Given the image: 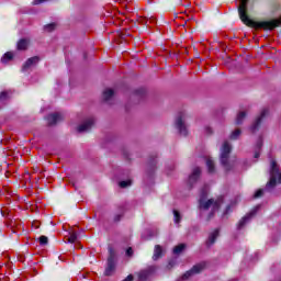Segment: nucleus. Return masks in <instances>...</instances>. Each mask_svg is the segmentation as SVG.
<instances>
[{
	"instance_id": "obj_1",
	"label": "nucleus",
	"mask_w": 281,
	"mask_h": 281,
	"mask_svg": "<svg viewBox=\"0 0 281 281\" xmlns=\"http://www.w3.org/2000/svg\"><path fill=\"white\" fill-rule=\"evenodd\" d=\"M239 19L255 30H276L281 25V0H240Z\"/></svg>"
},
{
	"instance_id": "obj_2",
	"label": "nucleus",
	"mask_w": 281,
	"mask_h": 281,
	"mask_svg": "<svg viewBox=\"0 0 281 281\" xmlns=\"http://www.w3.org/2000/svg\"><path fill=\"white\" fill-rule=\"evenodd\" d=\"M223 203V195L218 196L216 200L210 199L205 201V193H202L199 200L200 210H209L212 207L211 213L209 214L207 221L214 218V212H218L221 210V204Z\"/></svg>"
},
{
	"instance_id": "obj_3",
	"label": "nucleus",
	"mask_w": 281,
	"mask_h": 281,
	"mask_svg": "<svg viewBox=\"0 0 281 281\" xmlns=\"http://www.w3.org/2000/svg\"><path fill=\"white\" fill-rule=\"evenodd\" d=\"M229 155H232V144L225 140L221 148L220 161L227 172L234 168V162L229 161Z\"/></svg>"
},
{
	"instance_id": "obj_4",
	"label": "nucleus",
	"mask_w": 281,
	"mask_h": 281,
	"mask_svg": "<svg viewBox=\"0 0 281 281\" xmlns=\"http://www.w3.org/2000/svg\"><path fill=\"white\" fill-rule=\"evenodd\" d=\"M278 183H281V172L276 160L270 161V180L266 184V190H273Z\"/></svg>"
},
{
	"instance_id": "obj_5",
	"label": "nucleus",
	"mask_w": 281,
	"mask_h": 281,
	"mask_svg": "<svg viewBox=\"0 0 281 281\" xmlns=\"http://www.w3.org/2000/svg\"><path fill=\"white\" fill-rule=\"evenodd\" d=\"M186 120H188V114L186 112L178 113L175 126L179 131V134L186 137L188 135V126L186 125Z\"/></svg>"
},
{
	"instance_id": "obj_6",
	"label": "nucleus",
	"mask_w": 281,
	"mask_h": 281,
	"mask_svg": "<svg viewBox=\"0 0 281 281\" xmlns=\"http://www.w3.org/2000/svg\"><path fill=\"white\" fill-rule=\"evenodd\" d=\"M206 267H207V263L205 261L196 263L189 271L182 274V280H188L189 278H192V276H196V273H201V271H203Z\"/></svg>"
},
{
	"instance_id": "obj_7",
	"label": "nucleus",
	"mask_w": 281,
	"mask_h": 281,
	"mask_svg": "<svg viewBox=\"0 0 281 281\" xmlns=\"http://www.w3.org/2000/svg\"><path fill=\"white\" fill-rule=\"evenodd\" d=\"M201 167H194L191 171V175L189 176L188 183L190 188H194L195 183L201 179Z\"/></svg>"
},
{
	"instance_id": "obj_8",
	"label": "nucleus",
	"mask_w": 281,
	"mask_h": 281,
	"mask_svg": "<svg viewBox=\"0 0 281 281\" xmlns=\"http://www.w3.org/2000/svg\"><path fill=\"white\" fill-rule=\"evenodd\" d=\"M93 124H95V120L93 117L87 119L77 127V131L78 133H87V131H91Z\"/></svg>"
},
{
	"instance_id": "obj_9",
	"label": "nucleus",
	"mask_w": 281,
	"mask_h": 281,
	"mask_svg": "<svg viewBox=\"0 0 281 281\" xmlns=\"http://www.w3.org/2000/svg\"><path fill=\"white\" fill-rule=\"evenodd\" d=\"M155 271H157V266H149L147 269L142 270L138 273V280H148V278H150V276H153Z\"/></svg>"
},
{
	"instance_id": "obj_10",
	"label": "nucleus",
	"mask_w": 281,
	"mask_h": 281,
	"mask_svg": "<svg viewBox=\"0 0 281 281\" xmlns=\"http://www.w3.org/2000/svg\"><path fill=\"white\" fill-rule=\"evenodd\" d=\"M269 113L268 109H263L260 113V115L257 117V120L252 123L250 131L251 133H255L258 131L260 124L262 123V119L267 116V114Z\"/></svg>"
},
{
	"instance_id": "obj_11",
	"label": "nucleus",
	"mask_w": 281,
	"mask_h": 281,
	"mask_svg": "<svg viewBox=\"0 0 281 281\" xmlns=\"http://www.w3.org/2000/svg\"><path fill=\"white\" fill-rule=\"evenodd\" d=\"M40 61H41V57L38 56L29 58L22 66V71H27V69H31V67H34V65H38Z\"/></svg>"
},
{
	"instance_id": "obj_12",
	"label": "nucleus",
	"mask_w": 281,
	"mask_h": 281,
	"mask_svg": "<svg viewBox=\"0 0 281 281\" xmlns=\"http://www.w3.org/2000/svg\"><path fill=\"white\" fill-rule=\"evenodd\" d=\"M47 123L48 126H55V124H58V122L63 121V114L61 113H53L47 116Z\"/></svg>"
},
{
	"instance_id": "obj_13",
	"label": "nucleus",
	"mask_w": 281,
	"mask_h": 281,
	"mask_svg": "<svg viewBox=\"0 0 281 281\" xmlns=\"http://www.w3.org/2000/svg\"><path fill=\"white\" fill-rule=\"evenodd\" d=\"M258 210L259 207L257 206L256 210H252L250 213L244 216L238 223V229H243V227H245V225L251 221V217L256 214V212H258Z\"/></svg>"
},
{
	"instance_id": "obj_14",
	"label": "nucleus",
	"mask_w": 281,
	"mask_h": 281,
	"mask_svg": "<svg viewBox=\"0 0 281 281\" xmlns=\"http://www.w3.org/2000/svg\"><path fill=\"white\" fill-rule=\"evenodd\" d=\"M220 229L216 228L213 233L209 235V238L206 240V247H212L216 243V239L218 238Z\"/></svg>"
},
{
	"instance_id": "obj_15",
	"label": "nucleus",
	"mask_w": 281,
	"mask_h": 281,
	"mask_svg": "<svg viewBox=\"0 0 281 281\" xmlns=\"http://www.w3.org/2000/svg\"><path fill=\"white\" fill-rule=\"evenodd\" d=\"M113 95H115V91H113V89H111V88H106L103 91V100H104V102H109V100H111V98H113Z\"/></svg>"
},
{
	"instance_id": "obj_16",
	"label": "nucleus",
	"mask_w": 281,
	"mask_h": 281,
	"mask_svg": "<svg viewBox=\"0 0 281 281\" xmlns=\"http://www.w3.org/2000/svg\"><path fill=\"white\" fill-rule=\"evenodd\" d=\"M162 254H164V249L161 248V246L156 245L155 249H154L153 260H159V258H161Z\"/></svg>"
},
{
	"instance_id": "obj_17",
	"label": "nucleus",
	"mask_w": 281,
	"mask_h": 281,
	"mask_svg": "<svg viewBox=\"0 0 281 281\" xmlns=\"http://www.w3.org/2000/svg\"><path fill=\"white\" fill-rule=\"evenodd\" d=\"M29 45H30V42L25 38H22L18 42V49L20 52H25V49H27Z\"/></svg>"
},
{
	"instance_id": "obj_18",
	"label": "nucleus",
	"mask_w": 281,
	"mask_h": 281,
	"mask_svg": "<svg viewBox=\"0 0 281 281\" xmlns=\"http://www.w3.org/2000/svg\"><path fill=\"white\" fill-rule=\"evenodd\" d=\"M206 167L210 175H214V172H216L214 160H212V158H206Z\"/></svg>"
},
{
	"instance_id": "obj_19",
	"label": "nucleus",
	"mask_w": 281,
	"mask_h": 281,
	"mask_svg": "<svg viewBox=\"0 0 281 281\" xmlns=\"http://www.w3.org/2000/svg\"><path fill=\"white\" fill-rule=\"evenodd\" d=\"M187 247L188 246L186 244H179L178 246H175V248H173L175 256H179L180 254H183V251H186Z\"/></svg>"
},
{
	"instance_id": "obj_20",
	"label": "nucleus",
	"mask_w": 281,
	"mask_h": 281,
	"mask_svg": "<svg viewBox=\"0 0 281 281\" xmlns=\"http://www.w3.org/2000/svg\"><path fill=\"white\" fill-rule=\"evenodd\" d=\"M138 22L142 23L143 25L149 26L150 23H155L156 20H155V18H153V16H150V18H139V19H138Z\"/></svg>"
},
{
	"instance_id": "obj_21",
	"label": "nucleus",
	"mask_w": 281,
	"mask_h": 281,
	"mask_svg": "<svg viewBox=\"0 0 281 281\" xmlns=\"http://www.w3.org/2000/svg\"><path fill=\"white\" fill-rule=\"evenodd\" d=\"M12 58H14V54H12V52H8L2 56L1 63H3L5 65L7 63H10V60H12Z\"/></svg>"
},
{
	"instance_id": "obj_22",
	"label": "nucleus",
	"mask_w": 281,
	"mask_h": 281,
	"mask_svg": "<svg viewBox=\"0 0 281 281\" xmlns=\"http://www.w3.org/2000/svg\"><path fill=\"white\" fill-rule=\"evenodd\" d=\"M108 263L115 265V250L113 248H109Z\"/></svg>"
},
{
	"instance_id": "obj_23",
	"label": "nucleus",
	"mask_w": 281,
	"mask_h": 281,
	"mask_svg": "<svg viewBox=\"0 0 281 281\" xmlns=\"http://www.w3.org/2000/svg\"><path fill=\"white\" fill-rule=\"evenodd\" d=\"M115 272V263H108V267L105 268L104 276H111Z\"/></svg>"
},
{
	"instance_id": "obj_24",
	"label": "nucleus",
	"mask_w": 281,
	"mask_h": 281,
	"mask_svg": "<svg viewBox=\"0 0 281 281\" xmlns=\"http://www.w3.org/2000/svg\"><path fill=\"white\" fill-rule=\"evenodd\" d=\"M247 117V113L246 112H239L237 114V117H236V124L237 125H240L243 124L244 120Z\"/></svg>"
},
{
	"instance_id": "obj_25",
	"label": "nucleus",
	"mask_w": 281,
	"mask_h": 281,
	"mask_svg": "<svg viewBox=\"0 0 281 281\" xmlns=\"http://www.w3.org/2000/svg\"><path fill=\"white\" fill-rule=\"evenodd\" d=\"M7 100H10V91H2L0 93V102H5Z\"/></svg>"
},
{
	"instance_id": "obj_26",
	"label": "nucleus",
	"mask_w": 281,
	"mask_h": 281,
	"mask_svg": "<svg viewBox=\"0 0 281 281\" xmlns=\"http://www.w3.org/2000/svg\"><path fill=\"white\" fill-rule=\"evenodd\" d=\"M260 148H262V139L259 138L257 142V150L255 151V159H258L260 157Z\"/></svg>"
},
{
	"instance_id": "obj_27",
	"label": "nucleus",
	"mask_w": 281,
	"mask_h": 281,
	"mask_svg": "<svg viewBox=\"0 0 281 281\" xmlns=\"http://www.w3.org/2000/svg\"><path fill=\"white\" fill-rule=\"evenodd\" d=\"M173 216H175V223L179 225V223H181V213H179V211L177 210H173Z\"/></svg>"
},
{
	"instance_id": "obj_28",
	"label": "nucleus",
	"mask_w": 281,
	"mask_h": 281,
	"mask_svg": "<svg viewBox=\"0 0 281 281\" xmlns=\"http://www.w3.org/2000/svg\"><path fill=\"white\" fill-rule=\"evenodd\" d=\"M240 128H237V130H235L232 134H231V136H229V139H238V137H240Z\"/></svg>"
},
{
	"instance_id": "obj_29",
	"label": "nucleus",
	"mask_w": 281,
	"mask_h": 281,
	"mask_svg": "<svg viewBox=\"0 0 281 281\" xmlns=\"http://www.w3.org/2000/svg\"><path fill=\"white\" fill-rule=\"evenodd\" d=\"M45 32H54L56 30V23H50L44 26Z\"/></svg>"
},
{
	"instance_id": "obj_30",
	"label": "nucleus",
	"mask_w": 281,
	"mask_h": 281,
	"mask_svg": "<svg viewBox=\"0 0 281 281\" xmlns=\"http://www.w3.org/2000/svg\"><path fill=\"white\" fill-rule=\"evenodd\" d=\"M133 181L132 180H123L119 182L120 188H128V186H132Z\"/></svg>"
},
{
	"instance_id": "obj_31",
	"label": "nucleus",
	"mask_w": 281,
	"mask_h": 281,
	"mask_svg": "<svg viewBox=\"0 0 281 281\" xmlns=\"http://www.w3.org/2000/svg\"><path fill=\"white\" fill-rule=\"evenodd\" d=\"M122 216H124V212L117 213L113 217L114 223H120L122 221Z\"/></svg>"
},
{
	"instance_id": "obj_32",
	"label": "nucleus",
	"mask_w": 281,
	"mask_h": 281,
	"mask_svg": "<svg viewBox=\"0 0 281 281\" xmlns=\"http://www.w3.org/2000/svg\"><path fill=\"white\" fill-rule=\"evenodd\" d=\"M78 240V235L76 233H71L70 236L68 237V243H76Z\"/></svg>"
},
{
	"instance_id": "obj_33",
	"label": "nucleus",
	"mask_w": 281,
	"mask_h": 281,
	"mask_svg": "<svg viewBox=\"0 0 281 281\" xmlns=\"http://www.w3.org/2000/svg\"><path fill=\"white\" fill-rule=\"evenodd\" d=\"M49 243V239L47 238V236H45V235H42L41 237H40V245H47Z\"/></svg>"
},
{
	"instance_id": "obj_34",
	"label": "nucleus",
	"mask_w": 281,
	"mask_h": 281,
	"mask_svg": "<svg viewBox=\"0 0 281 281\" xmlns=\"http://www.w3.org/2000/svg\"><path fill=\"white\" fill-rule=\"evenodd\" d=\"M262 194H265V190L259 189L256 191V193L254 194V199H260V196H262Z\"/></svg>"
},
{
	"instance_id": "obj_35",
	"label": "nucleus",
	"mask_w": 281,
	"mask_h": 281,
	"mask_svg": "<svg viewBox=\"0 0 281 281\" xmlns=\"http://www.w3.org/2000/svg\"><path fill=\"white\" fill-rule=\"evenodd\" d=\"M127 36H131V32L128 31H122L120 34V37L124 41L127 38Z\"/></svg>"
},
{
	"instance_id": "obj_36",
	"label": "nucleus",
	"mask_w": 281,
	"mask_h": 281,
	"mask_svg": "<svg viewBox=\"0 0 281 281\" xmlns=\"http://www.w3.org/2000/svg\"><path fill=\"white\" fill-rule=\"evenodd\" d=\"M47 0H34L33 5H41V3H45Z\"/></svg>"
},
{
	"instance_id": "obj_37",
	"label": "nucleus",
	"mask_w": 281,
	"mask_h": 281,
	"mask_svg": "<svg viewBox=\"0 0 281 281\" xmlns=\"http://www.w3.org/2000/svg\"><path fill=\"white\" fill-rule=\"evenodd\" d=\"M144 93H145L144 89H138L135 91L136 95H144Z\"/></svg>"
},
{
	"instance_id": "obj_38",
	"label": "nucleus",
	"mask_w": 281,
	"mask_h": 281,
	"mask_svg": "<svg viewBox=\"0 0 281 281\" xmlns=\"http://www.w3.org/2000/svg\"><path fill=\"white\" fill-rule=\"evenodd\" d=\"M126 256H133V248H127L126 249Z\"/></svg>"
},
{
	"instance_id": "obj_39",
	"label": "nucleus",
	"mask_w": 281,
	"mask_h": 281,
	"mask_svg": "<svg viewBox=\"0 0 281 281\" xmlns=\"http://www.w3.org/2000/svg\"><path fill=\"white\" fill-rule=\"evenodd\" d=\"M176 262L175 261H169L167 268L168 269H172V267H175Z\"/></svg>"
},
{
	"instance_id": "obj_40",
	"label": "nucleus",
	"mask_w": 281,
	"mask_h": 281,
	"mask_svg": "<svg viewBox=\"0 0 281 281\" xmlns=\"http://www.w3.org/2000/svg\"><path fill=\"white\" fill-rule=\"evenodd\" d=\"M123 281H133V274H128Z\"/></svg>"
},
{
	"instance_id": "obj_41",
	"label": "nucleus",
	"mask_w": 281,
	"mask_h": 281,
	"mask_svg": "<svg viewBox=\"0 0 281 281\" xmlns=\"http://www.w3.org/2000/svg\"><path fill=\"white\" fill-rule=\"evenodd\" d=\"M205 131H206L207 135H212V128L211 127H206Z\"/></svg>"
},
{
	"instance_id": "obj_42",
	"label": "nucleus",
	"mask_w": 281,
	"mask_h": 281,
	"mask_svg": "<svg viewBox=\"0 0 281 281\" xmlns=\"http://www.w3.org/2000/svg\"><path fill=\"white\" fill-rule=\"evenodd\" d=\"M149 164H150L151 166H155V161H154V160H151Z\"/></svg>"
},
{
	"instance_id": "obj_43",
	"label": "nucleus",
	"mask_w": 281,
	"mask_h": 281,
	"mask_svg": "<svg viewBox=\"0 0 281 281\" xmlns=\"http://www.w3.org/2000/svg\"><path fill=\"white\" fill-rule=\"evenodd\" d=\"M1 214H2V216H5V212L4 211H1Z\"/></svg>"
},
{
	"instance_id": "obj_44",
	"label": "nucleus",
	"mask_w": 281,
	"mask_h": 281,
	"mask_svg": "<svg viewBox=\"0 0 281 281\" xmlns=\"http://www.w3.org/2000/svg\"><path fill=\"white\" fill-rule=\"evenodd\" d=\"M183 25H188V22H186Z\"/></svg>"
}]
</instances>
